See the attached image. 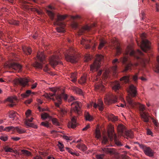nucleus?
Masks as SVG:
<instances>
[{
    "label": "nucleus",
    "mask_w": 159,
    "mask_h": 159,
    "mask_svg": "<svg viewBox=\"0 0 159 159\" xmlns=\"http://www.w3.org/2000/svg\"><path fill=\"white\" fill-rule=\"evenodd\" d=\"M76 51L74 48H71L68 52V54L65 55V58L67 61L71 63H75L77 61V58L73 54Z\"/></svg>",
    "instance_id": "1"
},
{
    "label": "nucleus",
    "mask_w": 159,
    "mask_h": 159,
    "mask_svg": "<svg viewBox=\"0 0 159 159\" xmlns=\"http://www.w3.org/2000/svg\"><path fill=\"white\" fill-rule=\"evenodd\" d=\"M37 58L41 62V63L36 61L34 65V66L37 68L42 69L43 68V64L45 63V57L44 53L42 52H38L37 54Z\"/></svg>",
    "instance_id": "2"
},
{
    "label": "nucleus",
    "mask_w": 159,
    "mask_h": 159,
    "mask_svg": "<svg viewBox=\"0 0 159 159\" xmlns=\"http://www.w3.org/2000/svg\"><path fill=\"white\" fill-rule=\"evenodd\" d=\"M141 38L142 39L140 47L143 51L144 52H146L150 49V43L147 39H145L146 38V34L143 33L141 35Z\"/></svg>",
    "instance_id": "3"
},
{
    "label": "nucleus",
    "mask_w": 159,
    "mask_h": 159,
    "mask_svg": "<svg viewBox=\"0 0 159 159\" xmlns=\"http://www.w3.org/2000/svg\"><path fill=\"white\" fill-rule=\"evenodd\" d=\"M129 54L130 56H133L137 59L139 58V57L137 56V55H143L142 52L139 50H138L136 52H134L131 46L127 47L125 52V55H127Z\"/></svg>",
    "instance_id": "4"
},
{
    "label": "nucleus",
    "mask_w": 159,
    "mask_h": 159,
    "mask_svg": "<svg viewBox=\"0 0 159 159\" xmlns=\"http://www.w3.org/2000/svg\"><path fill=\"white\" fill-rule=\"evenodd\" d=\"M70 105L71 106L70 111L71 113L73 112L78 114L80 113L81 108L82 105L80 102L75 101L71 103Z\"/></svg>",
    "instance_id": "5"
},
{
    "label": "nucleus",
    "mask_w": 159,
    "mask_h": 159,
    "mask_svg": "<svg viewBox=\"0 0 159 159\" xmlns=\"http://www.w3.org/2000/svg\"><path fill=\"white\" fill-rule=\"evenodd\" d=\"M103 56L101 55H97L96 56V60L93 64L90 66L91 71H93L94 69L98 70L100 67V61L103 58Z\"/></svg>",
    "instance_id": "6"
},
{
    "label": "nucleus",
    "mask_w": 159,
    "mask_h": 159,
    "mask_svg": "<svg viewBox=\"0 0 159 159\" xmlns=\"http://www.w3.org/2000/svg\"><path fill=\"white\" fill-rule=\"evenodd\" d=\"M4 67L10 69H13L18 72H20L21 71L22 66L18 63L13 62L5 64Z\"/></svg>",
    "instance_id": "7"
},
{
    "label": "nucleus",
    "mask_w": 159,
    "mask_h": 159,
    "mask_svg": "<svg viewBox=\"0 0 159 159\" xmlns=\"http://www.w3.org/2000/svg\"><path fill=\"white\" fill-rule=\"evenodd\" d=\"M127 101L131 107H134L136 106L139 107V109L141 112L143 111L145 109L144 105L141 104L138 102L136 103L134 102L133 100L130 97L127 98Z\"/></svg>",
    "instance_id": "8"
},
{
    "label": "nucleus",
    "mask_w": 159,
    "mask_h": 159,
    "mask_svg": "<svg viewBox=\"0 0 159 159\" xmlns=\"http://www.w3.org/2000/svg\"><path fill=\"white\" fill-rule=\"evenodd\" d=\"M138 144L140 148L142 149L146 155L150 157H152L153 156V151L150 147L139 143H138Z\"/></svg>",
    "instance_id": "9"
},
{
    "label": "nucleus",
    "mask_w": 159,
    "mask_h": 159,
    "mask_svg": "<svg viewBox=\"0 0 159 159\" xmlns=\"http://www.w3.org/2000/svg\"><path fill=\"white\" fill-rule=\"evenodd\" d=\"M104 102L106 104L109 105V104L115 103L117 101V97L115 96H113L112 94H107L104 97Z\"/></svg>",
    "instance_id": "10"
},
{
    "label": "nucleus",
    "mask_w": 159,
    "mask_h": 159,
    "mask_svg": "<svg viewBox=\"0 0 159 159\" xmlns=\"http://www.w3.org/2000/svg\"><path fill=\"white\" fill-rule=\"evenodd\" d=\"M60 58L58 56H53L49 60V63L50 65L54 68L59 64H61V62L60 60Z\"/></svg>",
    "instance_id": "11"
},
{
    "label": "nucleus",
    "mask_w": 159,
    "mask_h": 159,
    "mask_svg": "<svg viewBox=\"0 0 159 159\" xmlns=\"http://www.w3.org/2000/svg\"><path fill=\"white\" fill-rule=\"evenodd\" d=\"M68 98L66 94L62 93L59 95H57L56 96V99L57 101V102H55V105L57 107H59L60 105L61 104L62 98H63L65 100H66Z\"/></svg>",
    "instance_id": "12"
},
{
    "label": "nucleus",
    "mask_w": 159,
    "mask_h": 159,
    "mask_svg": "<svg viewBox=\"0 0 159 159\" xmlns=\"http://www.w3.org/2000/svg\"><path fill=\"white\" fill-rule=\"evenodd\" d=\"M28 82V80L25 78H20L19 79H16L14 80V82L16 84H19L23 87L26 85Z\"/></svg>",
    "instance_id": "13"
},
{
    "label": "nucleus",
    "mask_w": 159,
    "mask_h": 159,
    "mask_svg": "<svg viewBox=\"0 0 159 159\" xmlns=\"http://www.w3.org/2000/svg\"><path fill=\"white\" fill-rule=\"evenodd\" d=\"M6 101L11 103V104H8L10 107H13L16 104V102H17L18 99L16 96L10 97L8 98L6 100Z\"/></svg>",
    "instance_id": "14"
},
{
    "label": "nucleus",
    "mask_w": 159,
    "mask_h": 159,
    "mask_svg": "<svg viewBox=\"0 0 159 159\" xmlns=\"http://www.w3.org/2000/svg\"><path fill=\"white\" fill-rule=\"evenodd\" d=\"M66 15H58L57 16V19L56 21L54 23V25H61V24L65 25L63 23L60 22V21L65 19L67 17Z\"/></svg>",
    "instance_id": "15"
},
{
    "label": "nucleus",
    "mask_w": 159,
    "mask_h": 159,
    "mask_svg": "<svg viewBox=\"0 0 159 159\" xmlns=\"http://www.w3.org/2000/svg\"><path fill=\"white\" fill-rule=\"evenodd\" d=\"M128 92L130 94L132 97H135L137 93V91L136 87L133 84L130 85L129 87Z\"/></svg>",
    "instance_id": "16"
},
{
    "label": "nucleus",
    "mask_w": 159,
    "mask_h": 159,
    "mask_svg": "<svg viewBox=\"0 0 159 159\" xmlns=\"http://www.w3.org/2000/svg\"><path fill=\"white\" fill-rule=\"evenodd\" d=\"M76 117L75 116H73L72 118L71 121L69 122L68 125L69 128L74 129L76 127L77 123L76 122Z\"/></svg>",
    "instance_id": "17"
},
{
    "label": "nucleus",
    "mask_w": 159,
    "mask_h": 159,
    "mask_svg": "<svg viewBox=\"0 0 159 159\" xmlns=\"http://www.w3.org/2000/svg\"><path fill=\"white\" fill-rule=\"evenodd\" d=\"M33 118L31 117L30 119H26L25 123L28 127H31L34 128L36 129L37 128V126L34 124L31 123L32 121Z\"/></svg>",
    "instance_id": "18"
},
{
    "label": "nucleus",
    "mask_w": 159,
    "mask_h": 159,
    "mask_svg": "<svg viewBox=\"0 0 159 159\" xmlns=\"http://www.w3.org/2000/svg\"><path fill=\"white\" fill-rule=\"evenodd\" d=\"M104 86L101 83V81H100L96 83L95 86V89L96 91H103L104 89Z\"/></svg>",
    "instance_id": "19"
},
{
    "label": "nucleus",
    "mask_w": 159,
    "mask_h": 159,
    "mask_svg": "<svg viewBox=\"0 0 159 159\" xmlns=\"http://www.w3.org/2000/svg\"><path fill=\"white\" fill-rule=\"evenodd\" d=\"M140 115L144 121L146 122L149 121V118L150 117L148 113H146L144 111L141 112Z\"/></svg>",
    "instance_id": "20"
},
{
    "label": "nucleus",
    "mask_w": 159,
    "mask_h": 159,
    "mask_svg": "<svg viewBox=\"0 0 159 159\" xmlns=\"http://www.w3.org/2000/svg\"><path fill=\"white\" fill-rule=\"evenodd\" d=\"M138 65V63H135L134 64H133L131 61L129 62V63L126 65L125 69L123 71V72L126 71L128 70H131V67L132 66H137Z\"/></svg>",
    "instance_id": "21"
},
{
    "label": "nucleus",
    "mask_w": 159,
    "mask_h": 159,
    "mask_svg": "<svg viewBox=\"0 0 159 159\" xmlns=\"http://www.w3.org/2000/svg\"><path fill=\"white\" fill-rule=\"evenodd\" d=\"M90 40H87L85 39H82L81 41V44L83 45H85V48L88 49L89 48L90 46L89 45V43H90Z\"/></svg>",
    "instance_id": "22"
},
{
    "label": "nucleus",
    "mask_w": 159,
    "mask_h": 159,
    "mask_svg": "<svg viewBox=\"0 0 159 159\" xmlns=\"http://www.w3.org/2000/svg\"><path fill=\"white\" fill-rule=\"evenodd\" d=\"M120 83L118 81H116L114 82L112 87V89L115 91H116L119 90L120 88Z\"/></svg>",
    "instance_id": "23"
},
{
    "label": "nucleus",
    "mask_w": 159,
    "mask_h": 159,
    "mask_svg": "<svg viewBox=\"0 0 159 159\" xmlns=\"http://www.w3.org/2000/svg\"><path fill=\"white\" fill-rule=\"evenodd\" d=\"M125 130V127L121 124L118 125L117 127V130L118 132L120 134L122 135V134Z\"/></svg>",
    "instance_id": "24"
},
{
    "label": "nucleus",
    "mask_w": 159,
    "mask_h": 159,
    "mask_svg": "<svg viewBox=\"0 0 159 159\" xmlns=\"http://www.w3.org/2000/svg\"><path fill=\"white\" fill-rule=\"evenodd\" d=\"M133 134L132 131L131 130H127L125 131V134L124 136L125 138L128 139L129 138H133Z\"/></svg>",
    "instance_id": "25"
},
{
    "label": "nucleus",
    "mask_w": 159,
    "mask_h": 159,
    "mask_svg": "<svg viewBox=\"0 0 159 159\" xmlns=\"http://www.w3.org/2000/svg\"><path fill=\"white\" fill-rule=\"evenodd\" d=\"M119 62L120 61H118L117 59H115L113 60L112 63L114 64V66L112 67L111 69L114 73L116 72V70L117 69V66L115 64V63L116 62L119 63Z\"/></svg>",
    "instance_id": "26"
},
{
    "label": "nucleus",
    "mask_w": 159,
    "mask_h": 159,
    "mask_svg": "<svg viewBox=\"0 0 159 159\" xmlns=\"http://www.w3.org/2000/svg\"><path fill=\"white\" fill-rule=\"evenodd\" d=\"M108 136L111 140H112L113 138L114 139L115 138L117 137L114 130L112 129L108 133Z\"/></svg>",
    "instance_id": "27"
},
{
    "label": "nucleus",
    "mask_w": 159,
    "mask_h": 159,
    "mask_svg": "<svg viewBox=\"0 0 159 159\" xmlns=\"http://www.w3.org/2000/svg\"><path fill=\"white\" fill-rule=\"evenodd\" d=\"M22 49L24 53L26 55L30 54L31 52V50L30 48L24 47L22 48Z\"/></svg>",
    "instance_id": "28"
},
{
    "label": "nucleus",
    "mask_w": 159,
    "mask_h": 159,
    "mask_svg": "<svg viewBox=\"0 0 159 159\" xmlns=\"http://www.w3.org/2000/svg\"><path fill=\"white\" fill-rule=\"evenodd\" d=\"M32 93L33 95L35 94V93H31V91L30 90H28L26 91V93L24 94H21V96L23 98H26L28 97L30 93Z\"/></svg>",
    "instance_id": "29"
},
{
    "label": "nucleus",
    "mask_w": 159,
    "mask_h": 159,
    "mask_svg": "<svg viewBox=\"0 0 159 159\" xmlns=\"http://www.w3.org/2000/svg\"><path fill=\"white\" fill-rule=\"evenodd\" d=\"M91 27L90 26L86 25L82 28L80 31L79 34L81 35L84 30H90Z\"/></svg>",
    "instance_id": "30"
},
{
    "label": "nucleus",
    "mask_w": 159,
    "mask_h": 159,
    "mask_svg": "<svg viewBox=\"0 0 159 159\" xmlns=\"http://www.w3.org/2000/svg\"><path fill=\"white\" fill-rule=\"evenodd\" d=\"M98 105L99 107V109L100 111L103 110L104 107L103 102L101 99H99L98 100Z\"/></svg>",
    "instance_id": "31"
},
{
    "label": "nucleus",
    "mask_w": 159,
    "mask_h": 159,
    "mask_svg": "<svg viewBox=\"0 0 159 159\" xmlns=\"http://www.w3.org/2000/svg\"><path fill=\"white\" fill-rule=\"evenodd\" d=\"M70 80L74 83L76 82L77 81L76 74L75 73H72L70 74Z\"/></svg>",
    "instance_id": "32"
},
{
    "label": "nucleus",
    "mask_w": 159,
    "mask_h": 159,
    "mask_svg": "<svg viewBox=\"0 0 159 159\" xmlns=\"http://www.w3.org/2000/svg\"><path fill=\"white\" fill-rule=\"evenodd\" d=\"M50 120H51L52 124L56 126H60V123L57 119L51 117Z\"/></svg>",
    "instance_id": "33"
},
{
    "label": "nucleus",
    "mask_w": 159,
    "mask_h": 159,
    "mask_svg": "<svg viewBox=\"0 0 159 159\" xmlns=\"http://www.w3.org/2000/svg\"><path fill=\"white\" fill-rule=\"evenodd\" d=\"M60 27L57 28V31L60 33H64L65 31V30L64 29V27H65V25L61 24V25H59Z\"/></svg>",
    "instance_id": "34"
},
{
    "label": "nucleus",
    "mask_w": 159,
    "mask_h": 159,
    "mask_svg": "<svg viewBox=\"0 0 159 159\" xmlns=\"http://www.w3.org/2000/svg\"><path fill=\"white\" fill-rule=\"evenodd\" d=\"M85 117L86 120H87L90 121L93 120V117L90 116L88 112H86L85 113Z\"/></svg>",
    "instance_id": "35"
},
{
    "label": "nucleus",
    "mask_w": 159,
    "mask_h": 159,
    "mask_svg": "<svg viewBox=\"0 0 159 159\" xmlns=\"http://www.w3.org/2000/svg\"><path fill=\"white\" fill-rule=\"evenodd\" d=\"M77 147L80 150L84 151L87 150V147L84 144H80L77 145Z\"/></svg>",
    "instance_id": "36"
},
{
    "label": "nucleus",
    "mask_w": 159,
    "mask_h": 159,
    "mask_svg": "<svg viewBox=\"0 0 159 159\" xmlns=\"http://www.w3.org/2000/svg\"><path fill=\"white\" fill-rule=\"evenodd\" d=\"M74 92L77 94L83 95V92L82 90L77 87H74L73 89Z\"/></svg>",
    "instance_id": "37"
},
{
    "label": "nucleus",
    "mask_w": 159,
    "mask_h": 159,
    "mask_svg": "<svg viewBox=\"0 0 159 159\" xmlns=\"http://www.w3.org/2000/svg\"><path fill=\"white\" fill-rule=\"evenodd\" d=\"M102 150L104 153L106 154L111 153L113 152L111 149L108 148H102Z\"/></svg>",
    "instance_id": "38"
},
{
    "label": "nucleus",
    "mask_w": 159,
    "mask_h": 159,
    "mask_svg": "<svg viewBox=\"0 0 159 159\" xmlns=\"http://www.w3.org/2000/svg\"><path fill=\"white\" fill-rule=\"evenodd\" d=\"M41 118L43 120H45L47 118L49 119H51V116H49V115L46 113L42 114L41 115Z\"/></svg>",
    "instance_id": "39"
},
{
    "label": "nucleus",
    "mask_w": 159,
    "mask_h": 159,
    "mask_svg": "<svg viewBox=\"0 0 159 159\" xmlns=\"http://www.w3.org/2000/svg\"><path fill=\"white\" fill-rule=\"evenodd\" d=\"M86 76H84L81 77L80 79L78 81V82L80 84H84L85 83L86 81Z\"/></svg>",
    "instance_id": "40"
},
{
    "label": "nucleus",
    "mask_w": 159,
    "mask_h": 159,
    "mask_svg": "<svg viewBox=\"0 0 159 159\" xmlns=\"http://www.w3.org/2000/svg\"><path fill=\"white\" fill-rule=\"evenodd\" d=\"M17 115V113L13 111H10L9 113V116L10 118H13L15 117Z\"/></svg>",
    "instance_id": "41"
},
{
    "label": "nucleus",
    "mask_w": 159,
    "mask_h": 159,
    "mask_svg": "<svg viewBox=\"0 0 159 159\" xmlns=\"http://www.w3.org/2000/svg\"><path fill=\"white\" fill-rule=\"evenodd\" d=\"M96 137L98 139L101 137V133L100 130L98 128H97L96 130Z\"/></svg>",
    "instance_id": "42"
},
{
    "label": "nucleus",
    "mask_w": 159,
    "mask_h": 159,
    "mask_svg": "<svg viewBox=\"0 0 159 159\" xmlns=\"http://www.w3.org/2000/svg\"><path fill=\"white\" fill-rule=\"evenodd\" d=\"M15 130H16L17 131L19 134H22L25 132V131L20 127H15Z\"/></svg>",
    "instance_id": "43"
},
{
    "label": "nucleus",
    "mask_w": 159,
    "mask_h": 159,
    "mask_svg": "<svg viewBox=\"0 0 159 159\" xmlns=\"http://www.w3.org/2000/svg\"><path fill=\"white\" fill-rule=\"evenodd\" d=\"M120 61L123 64H125L127 61L128 60V58L127 56H124L123 57L120 59Z\"/></svg>",
    "instance_id": "44"
},
{
    "label": "nucleus",
    "mask_w": 159,
    "mask_h": 159,
    "mask_svg": "<svg viewBox=\"0 0 159 159\" xmlns=\"http://www.w3.org/2000/svg\"><path fill=\"white\" fill-rule=\"evenodd\" d=\"M129 76H124L120 79V81H124L126 83L129 81Z\"/></svg>",
    "instance_id": "45"
},
{
    "label": "nucleus",
    "mask_w": 159,
    "mask_h": 159,
    "mask_svg": "<svg viewBox=\"0 0 159 159\" xmlns=\"http://www.w3.org/2000/svg\"><path fill=\"white\" fill-rule=\"evenodd\" d=\"M115 144L117 146H122L123 145L117 139V137L114 139Z\"/></svg>",
    "instance_id": "46"
},
{
    "label": "nucleus",
    "mask_w": 159,
    "mask_h": 159,
    "mask_svg": "<svg viewBox=\"0 0 159 159\" xmlns=\"http://www.w3.org/2000/svg\"><path fill=\"white\" fill-rule=\"evenodd\" d=\"M41 125H42L43 126L47 128H50V125L48 122L45 121L42 122L41 123Z\"/></svg>",
    "instance_id": "47"
},
{
    "label": "nucleus",
    "mask_w": 159,
    "mask_h": 159,
    "mask_svg": "<svg viewBox=\"0 0 159 159\" xmlns=\"http://www.w3.org/2000/svg\"><path fill=\"white\" fill-rule=\"evenodd\" d=\"M58 146L61 151H64V145L61 142H58Z\"/></svg>",
    "instance_id": "48"
},
{
    "label": "nucleus",
    "mask_w": 159,
    "mask_h": 159,
    "mask_svg": "<svg viewBox=\"0 0 159 159\" xmlns=\"http://www.w3.org/2000/svg\"><path fill=\"white\" fill-rule=\"evenodd\" d=\"M47 12L52 20H53L54 18V14L51 11L48 10H47Z\"/></svg>",
    "instance_id": "49"
},
{
    "label": "nucleus",
    "mask_w": 159,
    "mask_h": 159,
    "mask_svg": "<svg viewBox=\"0 0 159 159\" xmlns=\"http://www.w3.org/2000/svg\"><path fill=\"white\" fill-rule=\"evenodd\" d=\"M105 43L106 42L105 41L103 40H101L98 46V48L99 49H101V48L104 46V45Z\"/></svg>",
    "instance_id": "50"
},
{
    "label": "nucleus",
    "mask_w": 159,
    "mask_h": 159,
    "mask_svg": "<svg viewBox=\"0 0 159 159\" xmlns=\"http://www.w3.org/2000/svg\"><path fill=\"white\" fill-rule=\"evenodd\" d=\"M108 142V140L107 137L105 136H103L102 143L103 144H107Z\"/></svg>",
    "instance_id": "51"
},
{
    "label": "nucleus",
    "mask_w": 159,
    "mask_h": 159,
    "mask_svg": "<svg viewBox=\"0 0 159 159\" xmlns=\"http://www.w3.org/2000/svg\"><path fill=\"white\" fill-rule=\"evenodd\" d=\"M91 59V58L89 55L88 54H86L85 57L84 61L86 62H87L90 60Z\"/></svg>",
    "instance_id": "52"
},
{
    "label": "nucleus",
    "mask_w": 159,
    "mask_h": 159,
    "mask_svg": "<svg viewBox=\"0 0 159 159\" xmlns=\"http://www.w3.org/2000/svg\"><path fill=\"white\" fill-rule=\"evenodd\" d=\"M21 152L23 154L29 156L30 155V152L27 150H22Z\"/></svg>",
    "instance_id": "53"
},
{
    "label": "nucleus",
    "mask_w": 159,
    "mask_h": 159,
    "mask_svg": "<svg viewBox=\"0 0 159 159\" xmlns=\"http://www.w3.org/2000/svg\"><path fill=\"white\" fill-rule=\"evenodd\" d=\"M15 127L12 126H10L6 127L5 128V130L7 131H10V130H15Z\"/></svg>",
    "instance_id": "54"
},
{
    "label": "nucleus",
    "mask_w": 159,
    "mask_h": 159,
    "mask_svg": "<svg viewBox=\"0 0 159 159\" xmlns=\"http://www.w3.org/2000/svg\"><path fill=\"white\" fill-rule=\"evenodd\" d=\"M110 72V71L108 69H106L105 73L103 74V75L105 78H107L108 77V75Z\"/></svg>",
    "instance_id": "55"
},
{
    "label": "nucleus",
    "mask_w": 159,
    "mask_h": 159,
    "mask_svg": "<svg viewBox=\"0 0 159 159\" xmlns=\"http://www.w3.org/2000/svg\"><path fill=\"white\" fill-rule=\"evenodd\" d=\"M152 122L154 124L155 126L157 128L159 127V123L156 120H154L153 118H152Z\"/></svg>",
    "instance_id": "56"
},
{
    "label": "nucleus",
    "mask_w": 159,
    "mask_h": 159,
    "mask_svg": "<svg viewBox=\"0 0 159 159\" xmlns=\"http://www.w3.org/2000/svg\"><path fill=\"white\" fill-rule=\"evenodd\" d=\"M110 118L112 121H116L117 120V117L114 116L113 115L110 116Z\"/></svg>",
    "instance_id": "57"
},
{
    "label": "nucleus",
    "mask_w": 159,
    "mask_h": 159,
    "mask_svg": "<svg viewBox=\"0 0 159 159\" xmlns=\"http://www.w3.org/2000/svg\"><path fill=\"white\" fill-rule=\"evenodd\" d=\"M9 23L10 24L17 25L19 24V22L18 21H16V20H12L11 21V22H10Z\"/></svg>",
    "instance_id": "58"
},
{
    "label": "nucleus",
    "mask_w": 159,
    "mask_h": 159,
    "mask_svg": "<svg viewBox=\"0 0 159 159\" xmlns=\"http://www.w3.org/2000/svg\"><path fill=\"white\" fill-rule=\"evenodd\" d=\"M31 113V111L28 109L27 110V111L25 112V115L27 118L28 117L30 116V115Z\"/></svg>",
    "instance_id": "59"
},
{
    "label": "nucleus",
    "mask_w": 159,
    "mask_h": 159,
    "mask_svg": "<svg viewBox=\"0 0 159 159\" xmlns=\"http://www.w3.org/2000/svg\"><path fill=\"white\" fill-rule=\"evenodd\" d=\"M5 151L6 152H12L13 151V149L10 148H5L4 149Z\"/></svg>",
    "instance_id": "60"
},
{
    "label": "nucleus",
    "mask_w": 159,
    "mask_h": 159,
    "mask_svg": "<svg viewBox=\"0 0 159 159\" xmlns=\"http://www.w3.org/2000/svg\"><path fill=\"white\" fill-rule=\"evenodd\" d=\"M0 139L4 141H6L7 140V137L6 136H2L0 137Z\"/></svg>",
    "instance_id": "61"
},
{
    "label": "nucleus",
    "mask_w": 159,
    "mask_h": 159,
    "mask_svg": "<svg viewBox=\"0 0 159 159\" xmlns=\"http://www.w3.org/2000/svg\"><path fill=\"white\" fill-rule=\"evenodd\" d=\"M116 55H119L121 52V50L120 47L118 46L116 48Z\"/></svg>",
    "instance_id": "62"
},
{
    "label": "nucleus",
    "mask_w": 159,
    "mask_h": 159,
    "mask_svg": "<svg viewBox=\"0 0 159 159\" xmlns=\"http://www.w3.org/2000/svg\"><path fill=\"white\" fill-rule=\"evenodd\" d=\"M102 70H100V71H99L98 72V73L97 76H96V77H95V80L96 81L98 80V76H100L101 75V74L102 73Z\"/></svg>",
    "instance_id": "63"
},
{
    "label": "nucleus",
    "mask_w": 159,
    "mask_h": 159,
    "mask_svg": "<svg viewBox=\"0 0 159 159\" xmlns=\"http://www.w3.org/2000/svg\"><path fill=\"white\" fill-rule=\"evenodd\" d=\"M104 154L98 155L96 156V157L98 159H102L104 157Z\"/></svg>",
    "instance_id": "64"
}]
</instances>
